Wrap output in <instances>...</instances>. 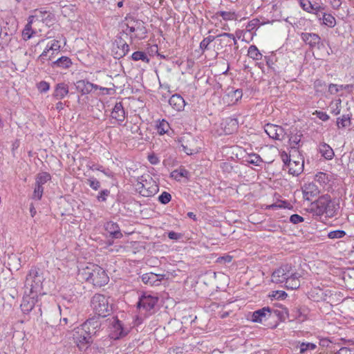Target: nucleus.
I'll return each instance as SVG.
<instances>
[{
    "instance_id": "obj_1",
    "label": "nucleus",
    "mask_w": 354,
    "mask_h": 354,
    "mask_svg": "<svg viewBox=\"0 0 354 354\" xmlns=\"http://www.w3.org/2000/svg\"><path fill=\"white\" fill-rule=\"evenodd\" d=\"M300 274L291 264H284L276 269L272 274V281L283 283L288 289H297L300 286Z\"/></svg>"
},
{
    "instance_id": "obj_2",
    "label": "nucleus",
    "mask_w": 354,
    "mask_h": 354,
    "mask_svg": "<svg viewBox=\"0 0 354 354\" xmlns=\"http://www.w3.org/2000/svg\"><path fill=\"white\" fill-rule=\"evenodd\" d=\"M82 277L94 286L102 287L109 281V278L105 270L96 264L89 263L81 272Z\"/></svg>"
},
{
    "instance_id": "obj_3",
    "label": "nucleus",
    "mask_w": 354,
    "mask_h": 354,
    "mask_svg": "<svg viewBox=\"0 0 354 354\" xmlns=\"http://www.w3.org/2000/svg\"><path fill=\"white\" fill-rule=\"evenodd\" d=\"M44 276L39 268L32 267L28 272L25 280L24 291L33 293L34 295H44L43 292Z\"/></svg>"
},
{
    "instance_id": "obj_4",
    "label": "nucleus",
    "mask_w": 354,
    "mask_h": 354,
    "mask_svg": "<svg viewBox=\"0 0 354 354\" xmlns=\"http://www.w3.org/2000/svg\"><path fill=\"white\" fill-rule=\"evenodd\" d=\"M121 27L122 32L127 35H130L131 40L135 38H144L147 33L144 23L131 17H127L122 22Z\"/></svg>"
},
{
    "instance_id": "obj_5",
    "label": "nucleus",
    "mask_w": 354,
    "mask_h": 354,
    "mask_svg": "<svg viewBox=\"0 0 354 354\" xmlns=\"http://www.w3.org/2000/svg\"><path fill=\"white\" fill-rule=\"evenodd\" d=\"M135 187L136 191L144 197L153 196L159 189L156 182L149 174L138 177Z\"/></svg>"
},
{
    "instance_id": "obj_6",
    "label": "nucleus",
    "mask_w": 354,
    "mask_h": 354,
    "mask_svg": "<svg viewBox=\"0 0 354 354\" xmlns=\"http://www.w3.org/2000/svg\"><path fill=\"white\" fill-rule=\"evenodd\" d=\"M91 305L93 311L99 317H105L109 314L108 298L103 295L95 294L91 299Z\"/></svg>"
},
{
    "instance_id": "obj_7",
    "label": "nucleus",
    "mask_w": 354,
    "mask_h": 354,
    "mask_svg": "<svg viewBox=\"0 0 354 354\" xmlns=\"http://www.w3.org/2000/svg\"><path fill=\"white\" fill-rule=\"evenodd\" d=\"M39 296L24 291L23 300L20 306L24 313H29L35 306L38 307V310L41 312V305L38 304Z\"/></svg>"
},
{
    "instance_id": "obj_8",
    "label": "nucleus",
    "mask_w": 354,
    "mask_h": 354,
    "mask_svg": "<svg viewBox=\"0 0 354 354\" xmlns=\"http://www.w3.org/2000/svg\"><path fill=\"white\" fill-rule=\"evenodd\" d=\"M158 301L157 297L144 294L140 297L137 307L140 311L148 312L153 309Z\"/></svg>"
},
{
    "instance_id": "obj_9",
    "label": "nucleus",
    "mask_w": 354,
    "mask_h": 354,
    "mask_svg": "<svg viewBox=\"0 0 354 354\" xmlns=\"http://www.w3.org/2000/svg\"><path fill=\"white\" fill-rule=\"evenodd\" d=\"M129 50V46L121 37L117 38L113 44L112 52L114 57L120 59L125 56Z\"/></svg>"
},
{
    "instance_id": "obj_10",
    "label": "nucleus",
    "mask_w": 354,
    "mask_h": 354,
    "mask_svg": "<svg viewBox=\"0 0 354 354\" xmlns=\"http://www.w3.org/2000/svg\"><path fill=\"white\" fill-rule=\"evenodd\" d=\"M264 130L268 136L274 140H282L286 137L284 129L278 125L267 124L264 127Z\"/></svg>"
},
{
    "instance_id": "obj_11",
    "label": "nucleus",
    "mask_w": 354,
    "mask_h": 354,
    "mask_svg": "<svg viewBox=\"0 0 354 354\" xmlns=\"http://www.w3.org/2000/svg\"><path fill=\"white\" fill-rule=\"evenodd\" d=\"M101 322L99 317H93L88 319L83 324H82V330L85 333H89L93 336L96 334L97 331L100 329Z\"/></svg>"
},
{
    "instance_id": "obj_12",
    "label": "nucleus",
    "mask_w": 354,
    "mask_h": 354,
    "mask_svg": "<svg viewBox=\"0 0 354 354\" xmlns=\"http://www.w3.org/2000/svg\"><path fill=\"white\" fill-rule=\"evenodd\" d=\"M127 334V331H126L123 328V326L122 322L118 319H114L111 322L109 330V337L113 339H118Z\"/></svg>"
},
{
    "instance_id": "obj_13",
    "label": "nucleus",
    "mask_w": 354,
    "mask_h": 354,
    "mask_svg": "<svg viewBox=\"0 0 354 354\" xmlns=\"http://www.w3.org/2000/svg\"><path fill=\"white\" fill-rule=\"evenodd\" d=\"M181 147L183 150L187 155H192L198 152V147L196 146V139L190 135L182 138Z\"/></svg>"
},
{
    "instance_id": "obj_14",
    "label": "nucleus",
    "mask_w": 354,
    "mask_h": 354,
    "mask_svg": "<svg viewBox=\"0 0 354 354\" xmlns=\"http://www.w3.org/2000/svg\"><path fill=\"white\" fill-rule=\"evenodd\" d=\"M331 197L328 194L321 196L313 203V210L317 216L324 214L328 203L330 202Z\"/></svg>"
},
{
    "instance_id": "obj_15",
    "label": "nucleus",
    "mask_w": 354,
    "mask_h": 354,
    "mask_svg": "<svg viewBox=\"0 0 354 354\" xmlns=\"http://www.w3.org/2000/svg\"><path fill=\"white\" fill-rule=\"evenodd\" d=\"M111 117L117 121L118 124H122L126 118V112L122 103L116 102L111 113Z\"/></svg>"
},
{
    "instance_id": "obj_16",
    "label": "nucleus",
    "mask_w": 354,
    "mask_h": 354,
    "mask_svg": "<svg viewBox=\"0 0 354 354\" xmlns=\"http://www.w3.org/2000/svg\"><path fill=\"white\" fill-rule=\"evenodd\" d=\"M163 274H157L153 272L143 274L141 277L142 281L149 286H158L163 279Z\"/></svg>"
},
{
    "instance_id": "obj_17",
    "label": "nucleus",
    "mask_w": 354,
    "mask_h": 354,
    "mask_svg": "<svg viewBox=\"0 0 354 354\" xmlns=\"http://www.w3.org/2000/svg\"><path fill=\"white\" fill-rule=\"evenodd\" d=\"M304 198L307 201H310L311 198L317 196L319 191L317 186L313 183L305 184L302 187Z\"/></svg>"
},
{
    "instance_id": "obj_18",
    "label": "nucleus",
    "mask_w": 354,
    "mask_h": 354,
    "mask_svg": "<svg viewBox=\"0 0 354 354\" xmlns=\"http://www.w3.org/2000/svg\"><path fill=\"white\" fill-rule=\"evenodd\" d=\"M301 39L310 48L317 46L321 41V38L316 33L303 32L301 33Z\"/></svg>"
},
{
    "instance_id": "obj_19",
    "label": "nucleus",
    "mask_w": 354,
    "mask_h": 354,
    "mask_svg": "<svg viewBox=\"0 0 354 354\" xmlns=\"http://www.w3.org/2000/svg\"><path fill=\"white\" fill-rule=\"evenodd\" d=\"M77 336L75 338L76 339V342L79 347L82 346H85L92 343L93 339L92 335L89 333H85L84 330H82V328H78V330L76 332Z\"/></svg>"
},
{
    "instance_id": "obj_20",
    "label": "nucleus",
    "mask_w": 354,
    "mask_h": 354,
    "mask_svg": "<svg viewBox=\"0 0 354 354\" xmlns=\"http://www.w3.org/2000/svg\"><path fill=\"white\" fill-rule=\"evenodd\" d=\"M106 231L110 234L112 238L120 239L122 237V234L120 231L119 225L113 221H109L104 225Z\"/></svg>"
},
{
    "instance_id": "obj_21",
    "label": "nucleus",
    "mask_w": 354,
    "mask_h": 354,
    "mask_svg": "<svg viewBox=\"0 0 354 354\" xmlns=\"http://www.w3.org/2000/svg\"><path fill=\"white\" fill-rule=\"evenodd\" d=\"M73 65V62L67 56H62L50 64L53 68L68 69Z\"/></svg>"
},
{
    "instance_id": "obj_22",
    "label": "nucleus",
    "mask_w": 354,
    "mask_h": 354,
    "mask_svg": "<svg viewBox=\"0 0 354 354\" xmlns=\"http://www.w3.org/2000/svg\"><path fill=\"white\" fill-rule=\"evenodd\" d=\"M270 315L271 308L269 307H264L253 313L252 321L253 322H262L263 319L266 318L267 316L270 317Z\"/></svg>"
},
{
    "instance_id": "obj_23",
    "label": "nucleus",
    "mask_w": 354,
    "mask_h": 354,
    "mask_svg": "<svg viewBox=\"0 0 354 354\" xmlns=\"http://www.w3.org/2000/svg\"><path fill=\"white\" fill-rule=\"evenodd\" d=\"M288 167L290 174L294 176H298L303 171L304 160H289Z\"/></svg>"
},
{
    "instance_id": "obj_24",
    "label": "nucleus",
    "mask_w": 354,
    "mask_h": 354,
    "mask_svg": "<svg viewBox=\"0 0 354 354\" xmlns=\"http://www.w3.org/2000/svg\"><path fill=\"white\" fill-rule=\"evenodd\" d=\"M169 104L175 111H180L183 110L185 102L180 95L175 94L169 98Z\"/></svg>"
},
{
    "instance_id": "obj_25",
    "label": "nucleus",
    "mask_w": 354,
    "mask_h": 354,
    "mask_svg": "<svg viewBox=\"0 0 354 354\" xmlns=\"http://www.w3.org/2000/svg\"><path fill=\"white\" fill-rule=\"evenodd\" d=\"M68 86L64 82L58 83L55 86L53 96L57 100L64 98L68 94Z\"/></svg>"
},
{
    "instance_id": "obj_26",
    "label": "nucleus",
    "mask_w": 354,
    "mask_h": 354,
    "mask_svg": "<svg viewBox=\"0 0 354 354\" xmlns=\"http://www.w3.org/2000/svg\"><path fill=\"white\" fill-rule=\"evenodd\" d=\"M75 86L77 91L80 92L82 95L91 93L94 87L93 84L86 80H80L77 82Z\"/></svg>"
},
{
    "instance_id": "obj_27",
    "label": "nucleus",
    "mask_w": 354,
    "mask_h": 354,
    "mask_svg": "<svg viewBox=\"0 0 354 354\" xmlns=\"http://www.w3.org/2000/svg\"><path fill=\"white\" fill-rule=\"evenodd\" d=\"M35 17L30 16L28 18V22L26 25L22 32V37L25 41L30 39L36 33L35 30L32 28V24L33 23Z\"/></svg>"
},
{
    "instance_id": "obj_28",
    "label": "nucleus",
    "mask_w": 354,
    "mask_h": 354,
    "mask_svg": "<svg viewBox=\"0 0 354 354\" xmlns=\"http://www.w3.org/2000/svg\"><path fill=\"white\" fill-rule=\"evenodd\" d=\"M319 151L322 156L326 160H332L335 156L333 149L329 145L322 142L319 145Z\"/></svg>"
},
{
    "instance_id": "obj_29",
    "label": "nucleus",
    "mask_w": 354,
    "mask_h": 354,
    "mask_svg": "<svg viewBox=\"0 0 354 354\" xmlns=\"http://www.w3.org/2000/svg\"><path fill=\"white\" fill-rule=\"evenodd\" d=\"M238 129V120L236 118H227L225 120L224 131L231 134Z\"/></svg>"
},
{
    "instance_id": "obj_30",
    "label": "nucleus",
    "mask_w": 354,
    "mask_h": 354,
    "mask_svg": "<svg viewBox=\"0 0 354 354\" xmlns=\"http://www.w3.org/2000/svg\"><path fill=\"white\" fill-rule=\"evenodd\" d=\"M288 310L285 307H279L277 309L271 308L270 317H277L279 321L283 322L288 317Z\"/></svg>"
},
{
    "instance_id": "obj_31",
    "label": "nucleus",
    "mask_w": 354,
    "mask_h": 354,
    "mask_svg": "<svg viewBox=\"0 0 354 354\" xmlns=\"http://www.w3.org/2000/svg\"><path fill=\"white\" fill-rule=\"evenodd\" d=\"M339 207V203H337L335 200L330 199V202L327 204L326 209V212H324V214L328 217H332L336 214Z\"/></svg>"
},
{
    "instance_id": "obj_32",
    "label": "nucleus",
    "mask_w": 354,
    "mask_h": 354,
    "mask_svg": "<svg viewBox=\"0 0 354 354\" xmlns=\"http://www.w3.org/2000/svg\"><path fill=\"white\" fill-rule=\"evenodd\" d=\"M171 177L175 179L176 180L180 181L181 178H188L189 177V171L185 168H179L178 169H175L171 173Z\"/></svg>"
},
{
    "instance_id": "obj_33",
    "label": "nucleus",
    "mask_w": 354,
    "mask_h": 354,
    "mask_svg": "<svg viewBox=\"0 0 354 354\" xmlns=\"http://www.w3.org/2000/svg\"><path fill=\"white\" fill-rule=\"evenodd\" d=\"M17 42V39L15 37H12L11 35H8L7 32L1 29L0 32V44H6L7 43H15Z\"/></svg>"
},
{
    "instance_id": "obj_34",
    "label": "nucleus",
    "mask_w": 354,
    "mask_h": 354,
    "mask_svg": "<svg viewBox=\"0 0 354 354\" xmlns=\"http://www.w3.org/2000/svg\"><path fill=\"white\" fill-rule=\"evenodd\" d=\"M245 161L248 163L254 165L255 166H261L263 162V159L260 157L259 155L257 153L248 154L246 157Z\"/></svg>"
},
{
    "instance_id": "obj_35",
    "label": "nucleus",
    "mask_w": 354,
    "mask_h": 354,
    "mask_svg": "<svg viewBox=\"0 0 354 354\" xmlns=\"http://www.w3.org/2000/svg\"><path fill=\"white\" fill-rule=\"evenodd\" d=\"M33 17L37 20L48 23V21L51 19V13L47 11L36 10Z\"/></svg>"
},
{
    "instance_id": "obj_36",
    "label": "nucleus",
    "mask_w": 354,
    "mask_h": 354,
    "mask_svg": "<svg viewBox=\"0 0 354 354\" xmlns=\"http://www.w3.org/2000/svg\"><path fill=\"white\" fill-rule=\"evenodd\" d=\"M248 55L254 60H260L262 57V54L254 45H252L249 47Z\"/></svg>"
},
{
    "instance_id": "obj_37",
    "label": "nucleus",
    "mask_w": 354,
    "mask_h": 354,
    "mask_svg": "<svg viewBox=\"0 0 354 354\" xmlns=\"http://www.w3.org/2000/svg\"><path fill=\"white\" fill-rule=\"evenodd\" d=\"M51 178L50 175L47 172H42L37 174L36 177L35 184L38 185L43 186L45 183H46Z\"/></svg>"
},
{
    "instance_id": "obj_38",
    "label": "nucleus",
    "mask_w": 354,
    "mask_h": 354,
    "mask_svg": "<svg viewBox=\"0 0 354 354\" xmlns=\"http://www.w3.org/2000/svg\"><path fill=\"white\" fill-rule=\"evenodd\" d=\"M351 124V118L348 115H343L342 117L337 118V126L338 128H344Z\"/></svg>"
},
{
    "instance_id": "obj_39",
    "label": "nucleus",
    "mask_w": 354,
    "mask_h": 354,
    "mask_svg": "<svg viewBox=\"0 0 354 354\" xmlns=\"http://www.w3.org/2000/svg\"><path fill=\"white\" fill-rule=\"evenodd\" d=\"M215 38L216 37L214 36L209 35L201 41L200 49L203 53L209 49V45L215 39Z\"/></svg>"
},
{
    "instance_id": "obj_40",
    "label": "nucleus",
    "mask_w": 354,
    "mask_h": 354,
    "mask_svg": "<svg viewBox=\"0 0 354 354\" xmlns=\"http://www.w3.org/2000/svg\"><path fill=\"white\" fill-rule=\"evenodd\" d=\"M317 348V345L310 342H302L299 345V353H306L308 351H314Z\"/></svg>"
},
{
    "instance_id": "obj_41",
    "label": "nucleus",
    "mask_w": 354,
    "mask_h": 354,
    "mask_svg": "<svg viewBox=\"0 0 354 354\" xmlns=\"http://www.w3.org/2000/svg\"><path fill=\"white\" fill-rule=\"evenodd\" d=\"M321 20H322L323 24L329 27H333L335 25V19L330 14L323 13Z\"/></svg>"
},
{
    "instance_id": "obj_42",
    "label": "nucleus",
    "mask_w": 354,
    "mask_h": 354,
    "mask_svg": "<svg viewBox=\"0 0 354 354\" xmlns=\"http://www.w3.org/2000/svg\"><path fill=\"white\" fill-rule=\"evenodd\" d=\"M132 59L134 61H139L142 60L145 62L148 63L149 62V58L147 57V55L145 53L142 51H136L134 52L131 55Z\"/></svg>"
},
{
    "instance_id": "obj_43",
    "label": "nucleus",
    "mask_w": 354,
    "mask_h": 354,
    "mask_svg": "<svg viewBox=\"0 0 354 354\" xmlns=\"http://www.w3.org/2000/svg\"><path fill=\"white\" fill-rule=\"evenodd\" d=\"M216 15L221 17L224 20H234L236 18V15L234 12L219 11Z\"/></svg>"
},
{
    "instance_id": "obj_44",
    "label": "nucleus",
    "mask_w": 354,
    "mask_h": 354,
    "mask_svg": "<svg viewBox=\"0 0 354 354\" xmlns=\"http://www.w3.org/2000/svg\"><path fill=\"white\" fill-rule=\"evenodd\" d=\"M169 129V123L165 120H162L159 122L158 124H157V130L159 134L163 135L168 132Z\"/></svg>"
},
{
    "instance_id": "obj_45",
    "label": "nucleus",
    "mask_w": 354,
    "mask_h": 354,
    "mask_svg": "<svg viewBox=\"0 0 354 354\" xmlns=\"http://www.w3.org/2000/svg\"><path fill=\"white\" fill-rule=\"evenodd\" d=\"M300 6L301 8L307 12H310V10H315L314 4H313L310 1L308 0H298Z\"/></svg>"
},
{
    "instance_id": "obj_46",
    "label": "nucleus",
    "mask_w": 354,
    "mask_h": 354,
    "mask_svg": "<svg viewBox=\"0 0 354 354\" xmlns=\"http://www.w3.org/2000/svg\"><path fill=\"white\" fill-rule=\"evenodd\" d=\"M313 7L315 8V10H310V13L314 14L319 20H321L323 13H325L324 12V8L318 3H315Z\"/></svg>"
},
{
    "instance_id": "obj_47",
    "label": "nucleus",
    "mask_w": 354,
    "mask_h": 354,
    "mask_svg": "<svg viewBox=\"0 0 354 354\" xmlns=\"http://www.w3.org/2000/svg\"><path fill=\"white\" fill-rule=\"evenodd\" d=\"M346 235V232L344 230H337L331 231L328 233V237L331 239H340Z\"/></svg>"
},
{
    "instance_id": "obj_48",
    "label": "nucleus",
    "mask_w": 354,
    "mask_h": 354,
    "mask_svg": "<svg viewBox=\"0 0 354 354\" xmlns=\"http://www.w3.org/2000/svg\"><path fill=\"white\" fill-rule=\"evenodd\" d=\"M171 199V195L167 192H163L158 197L159 202L164 205L169 203Z\"/></svg>"
},
{
    "instance_id": "obj_49",
    "label": "nucleus",
    "mask_w": 354,
    "mask_h": 354,
    "mask_svg": "<svg viewBox=\"0 0 354 354\" xmlns=\"http://www.w3.org/2000/svg\"><path fill=\"white\" fill-rule=\"evenodd\" d=\"M86 183L94 190H97L100 187V183L96 178L91 177L86 180Z\"/></svg>"
},
{
    "instance_id": "obj_50",
    "label": "nucleus",
    "mask_w": 354,
    "mask_h": 354,
    "mask_svg": "<svg viewBox=\"0 0 354 354\" xmlns=\"http://www.w3.org/2000/svg\"><path fill=\"white\" fill-rule=\"evenodd\" d=\"M302 136V134H295L293 136H291L289 138V141L290 144L292 145V148H297V145L301 141V138Z\"/></svg>"
},
{
    "instance_id": "obj_51",
    "label": "nucleus",
    "mask_w": 354,
    "mask_h": 354,
    "mask_svg": "<svg viewBox=\"0 0 354 354\" xmlns=\"http://www.w3.org/2000/svg\"><path fill=\"white\" fill-rule=\"evenodd\" d=\"M44 192V188L41 185L35 184V187L33 192V198L40 200L42 197Z\"/></svg>"
},
{
    "instance_id": "obj_52",
    "label": "nucleus",
    "mask_w": 354,
    "mask_h": 354,
    "mask_svg": "<svg viewBox=\"0 0 354 354\" xmlns=\"http://www.w3.org/2000/svg\"><path fill=\"white\" fill-rule=\"evenodd\" d=\"M52 48H53V46H50V43H48L46 47V48L44 50V51L41 53V54L39 56L38 60H39L41 63H44L45 61L47 59L46 57L48 55V53L50 50L52 51Z\"/></svg>"
},
{
    "instance_id": "obj_53",
    "label": "nucleus",
    "mask_w": 354,
    "mask_h": 354,
    "mask_svg": "<svg viewBox=\"0 0 354 354\" xmlns=\"http://www.w3.org/2000/svg\"><path fill=\"white\" fill-rule=\"evenodd\" d=\"M347 86H344L343 85H337L335 84H330L328 86V91L330 94H336L339 91V90H342L346 88Z\"/></svg>"
},
{
    "instance_id": "obj_54",
    "label": "nucleus",
    "mask_w": 354,
    "mask_h": 354,
    "mask_svg": "<svg viewBox=\"0 0 354 354\" xmlns=\"http://www.w3.org/2000/svg\"><path fill=\"white\" fill-rule=\"evenodd\" d=\"M50 46H53V48H52L53 53H52L51 55L48 57V60H51L52 57H53V55L54 54V52L55 51L58 52L60 50V48H61V46L59 44V41L58 40H53V41H52L50 43Z\"/></svg>"
},
{
    "instance_id": "obj_55",
    "label": "nucleus",
    "mask_w": 354,
    "mask_h": 354,
    "mask_svg": "<svg viewBox=\"0 0 354 354\" xmlns=\"http://www.w3.org/2000/svg\"><path fill=\"white\" fill-rule=\"evenodd\" d=\"M37 88L40 92L46 93L49 90L50 85L48 82L41 81L37 84Z\"/></svg>"
},
{
    "instance_id": "obj_56",
    "label": "nucleus",
    "mask_w": 354,
    "mask_h": 354,
    "mask_svg": "<svg viewBox=\"0 0 354 354\" xmlns=\"http://www.w3.org/2000/svg\"><path fill=\"white\" fill-rule=\"evenodd\" d=\"M259 24V20L257 19H254L251 20L247 25L246 28L248 31H252L256 29Z\"/></svg>"
},
{
    "instance_id": "obj_57",
    "label": "nucleus",
    "mask_w": 354,
    "mask_h": 354,
    "mask_svg": "<svg viewBox=\"0 0 354 354\" xmlns=\"http://www.w3.org/2000/svg\"><path fill=\"white\" fill-rule=\"evenodd\" d=\"M110 194L109 189H104L99 192L97 198L99 201H106V197Z\"/></svg>"
},
{
    "instance_id": "obj_58",
    "label": "nucleus",
    "mask_w": 354,
    "mask_h": 354,
    "mask_svg": "<svg viewBox=\"0 0 354 354\" xmlns=\"http://www.w3.org/2000/svg\"><path fill=\"white\" fill-rule=\"evenodd\" d=\"M304 221V218L299 214H292L290 217V221L293 224H298Z\"/></svg>"
},
{
    "instance_id": "obj_59",
    "label": "nucleus",
    "mask_w": 354,
    "mask_h": 354,
    "mask_svg": "<svg viewBox=\"0 0 354 354\" xmlns=\"http://www.w3.org/2000/svg\"><path fill=\"white\" fill-rule=\"evenodd\" d=\"M313 115H315L319 119L322 120V121H327L329 119V115L323 111H315L313 113Z\"/></svg>"
},
{
    "instance_id": "obj_60",
    "label": "nucleus",
    "mask_w": 354,
    "mask_h": 354,
    "mask_svg": "<svg viewBox=\"0 0 354 354\" xmlns=\"http://www.w3.org/2000/svg\"><path fill=\"white\" fill-rule=\"evenodd\" d=\"M217 37H227L233 41V43L234 45L237 44V40L233 34L224 32V33H221V34L218 35L217 36Z\"/></svg>"
},
{
    "instance_id": "obj_61",
    "label": "nucleus",
    "mask_w": 354,
    "mask_h": 354,
    "mask_svg": "<svg viewBox=\"0 0 354 354\" xmlns=\"http://www.w3.org/2000/svg\"><path fill=\"white\" fill-rule=\"evenodd\" d=\"M168 237L171 240H179L183 237L182 234L171 231L168 233Z\"/></svg>"
},
{
    "instance_id": "obj_62",
    "label": "nucleus",
    "mask_w": 354,
    "mask_h": 354,
    "mask_svg": "<svg viewBox=\"0 0 354 354\" xmlns=\"http://www.w3.org/2000/svg\"><path fill=\"white\" fill-rule=\"evenodd\" d=\"M335 354H353L351 348L347 347H342Z\"/></svg>"
},
{
    "instance_id": "obj_63",
    "label": "nucleus",
    "mask_w": 354,
    "mask_h": 354,
    "mask_svg": "<svg viewBox=\"0 0 354 354\" xmlns=\"http://www.w3.org/2000/svg\"><path fill=\"white\" fill-rule=\"evenodd\" d=\"M148 160L149 162L152 165H157L159 162L158 158L154 154L149 155Z\"/></svg>"
},
{
    "instance_id": "obj_64",
    "label": "nucleus",
    "mask_w": 354,
    "mask_h": 354,
    "mask_svg": "<svg viewBox=\"0 0 354 354\" xmlns=\"http://www.w3.org/2000/svg\"><path fill=\"white\" fill-rule=\"evenodd\" d=\"M232 257L231 256H225V257H220L218 259V261L221 263V262H224V263H230L232 261Z\"/></svg>"
}]
</instances>
